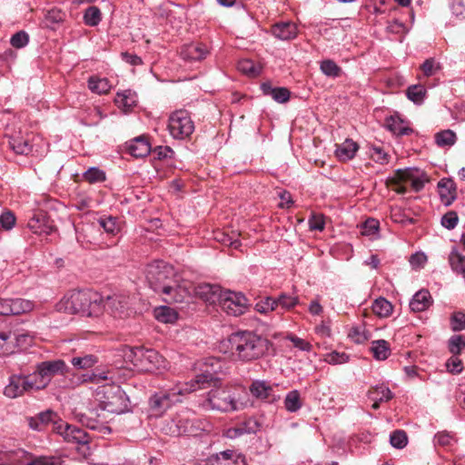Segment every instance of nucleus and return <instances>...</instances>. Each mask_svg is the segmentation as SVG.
I'll return each mask as SVG.
<instances>
[{"mask_svg":"<svg viewBox=\"0 0 465 465\" xmlns=\"http://www.w3.org/2000/svg\"><path fill=\"white\" fill-rule=\"evenodd\" d=\"M272 34L282 41L292 40L297 35V26L292 22H280L272 26Z\"/></svg>","mask_w":465,"mask_h":465,"instance_id":"nucleus-17","label":"nucleus"},{"mask_svg":"<svg viewBox=\"0 0 465 465\" xmlns=\"http://www.w3.org/2000/svg\"><path fill=\"white\" fill-rule=\"evenodd\" d=\"M459 221V217L456 212L450 211L445 213L441 218V225L448 230L454 229Z\"/></svg>","mask_w":465,"mask_h":465,"instance_id":"nucleus-61","label":"nucleus"},{"mask_svg":"<svg viewBox=\"0 0 465 465\" xmlns=\"http://www.w3.org/2000/svg\"><path fill=\"white\" fill-rule=\"evenodd\" d=\"M391 444L397 449H402L407 445L408 437L404 430H394L390 437Z\"/></svg>","mask_w":465,"mask_h":465,"instance_id":"nucleus-54","label":"nucleus"},{"mask_svg":"<svg viewBox=\"0 0 465 465\" xmlns=\"http://www.w3.org/2000/svg\"><path fill=\"white\" fill-rule=\"evenodd\" d=\"M57 418L55 412L51 410H47L45 411L38 413L35 417H30L27 419L29 427L37 431H42L45 429L47 425L52 423L54 419Z\"/></svg>","mask_w":465,"mask_h":465,"instance_id":"nucleus-19","label":"nucleus"},{"mask_svg":"<svg viewBox=\"0 0 465 465\" xmlns=\"http://www.w3.org/2000/svg\"><path fill=\"white\" fill-rule=\"evenodd\" d=\"M9 145L17 154H27L31 152V145L28 141L22 137L12 136L9 140Z\"/></svg>","mask_w":465,"mask_h":465,"instance_id":"nucleus-43","label":"nucleus"},{"mask_svg":"<svg viewBox=\"0 0 465 465\" xmlns=\"http://www.w3.org/2000/svg\"><path fill=\"white\" fill-rule=\"evenodd\" d=\"M224 291H222L220 286L213 284H202L199 285L197 294L206 302L216 303L220 302L222 294Z\"/></svg>","mask_w":465,"mask_h":465,"instance_id":"nucleus-22","label":"nucleus"},{"mask_svg":"<svg viewBox=\"0 0 465 465\" xmlns=\"http://www.w3.org/2000/svg\"><path fill=\"white\" fill-rule=\"evenodd\" d=\"M265 95H270L278 103H286L290 99L291 93L285 87H272L269 83H263L261 85Z\"/></svg>","mask_w":465,"mask_h":465,"instance_id":"nucleus-26","label":"nucleus"},{"mask_svg":"<svg viewBox=\"0 0 465 465\" xmlns=\"http://www.w3.org/2000/svg\"><path fill=\"white\" fill-rule=\"evenodd\" d=\"M88 87L94 94H104L110 91L111 84L106 78L91 76L88 79Z\"/></svg>","mask_w":465,"mask_h":465,"instance_id":"nucleus-34","label":"nucleus"},{"mask_svg":"<svg viewBox=\"0 0 465 465\" xmlns=\"http://www.w3.org/2000/svg\"><path fill=\"white\" fill-rule=\"evenodd\" d=\"M64 14L59 9L49 10L45 16V25L47 27H54L64 19Z\"/></svg>","mask_w":465,"mask_h":465,"instance_id":"nucleus-51","label":"nucleus"},{"mask_svg":"<svg viewBox=\"0 0 465 465\" xmlns=\"http://www.w3.org/2000/svg\"><path fill=\"white\" fill-rule=\"evenodd\" d=\"M358 144L351 139H346L335 150V155L341 161L346 162L352 159L358 151Z\"/></svg>","mask_w":465,"mask_h":465,"instance_id":"nucleus-27","label":"nucleus"},{"mask_svg":"<svg viewBox=\"0 0 465 465\" xmlns=\"http://www.w3.org/2000/svg\"><path fill=\"white\" fill-rule=\"evenodd\" d=\"M206 465H244V458L233 450H224L207 459Z\"/></svg>","mask_w":465,"mask_h":465,"instance_id":"nucleus-14","label":"nucleus"},{"mask_svg":"<svg viewBox=\"0 0 465 465\" xmlns=\"http://www.w3.org/2000/svg\"><path fill=\"white\" fill-rule=\"evenodd\" d=\"M28 228L34 232L38 234H51L54 230V224L47 214L39 211L33 214L27 223Z\"/></svg>","mask_w":465,"mask_h":465,"instance_id":"nucleus-12","label":"nucleus"},{"mask_svg":"<svg viewBox=\"0 0 465 465\" xmlns=\"http://www.w3.org/2000/svg\"><path fill=\"white\" fill-rule=\"evenodd\" d=\"M204 365L206 369L201 373L196 374L190 381L180 384L183 393H191L211 386H217L219 379L216 377V373L221 368L220 361L215 358H209L205 360Z\"/></svg>","mask_w":465,"mask_h":465,"instance_id":"nucleus-6","label":"nucleus"},{"mask_svg":"<svg viewBox=\"0 0 465 465\" xmlns=\"http://www.w3.org/2000/svg\"><path fill=\"white\" fill-rule=\"evenodd\" d=\"M28 338V335H16L11 332H0V355H7L13 352L14 342L19 343Z\"/></svg>","mask_w":465,"mask_h":465,"instance_id":"nucleus-21","label":"nucleus"},{"mask_svg":"<svg viewBox=\"0 0 465 465\" xmlns=\"http://www.w3.org/2000/svg\"><path fill=\"white\" fill-rule=\"evenodd\" d=\"M84 178L90 183H101L105 181V173L97 167H90L84 173Z\"/></svg>","mask_w":465,"mask_h":465,"instance_id":"nucleus-50","label":"nucleus"},{"mask_svg":"<svg viewBox=\"0 0 465 465\" xmlns=\"http://www.w3.org/2000/svg\"><path fill=\"white\" fill-rule=\"evenodd\" d=\"M102 19L100 9L96 6L88 7L84 15V21L89 26L97 25Z\"/></svg>","mask_w":465,"mask_h":465,"instance_id":"nucleus-47","label":"nucleus"},{"mask_svg":"<svg viewBox=\"0 0 465 465\" xmlns=\"http://www.w3.org/2000/svg\"><path fill=\"white\" fill-rule=\"evenodd\" d=\"M238 70L248 76H256L261 72V67L256 66L253 61L249 59L241 60L238 63Z\"/></svg>","mask_w":465,"mask_h":465,"instance_id":"nucleus-48","label":"nucleus"},{"mask_svg":"<svg viewBox=\"0 0 465 465\" xmlns=\"http://www.w3.org/2000/svg\"><path fill=\"white\" fill-rule=\"evenodd\" d=\"M127 298L123 295L114 294L113 296H107L105 299L103 298L102 307L103 312L106 311L114 317H123L125 314V309L127 307Z\"/></svg>","mask_w":465,"mask_h":465,"instance_id":"nucleus-13","label":"nucleus"},{"mask_svg":"<svg viewBox=\"0 0 465 465\" xmlns=\"http://www.w3.org/2000/svg\"><path fill=\"white\" fill-rule=\"evenodd\" d=\"M29 42V35L25 31H19L12 35L10 44L15 48H23L27 45Z\"/></svg>","mask_w":465,"mask_h":465,"instance_id":"nucleus-57","label":"nucleus"},{"mask_svg":"<svg viewBox=\"0 0 465 465\" xmlns=\"http://www.w3.org/2000/svg\"><path fill=\"white\" fill-rule=\"evenodd\" d=\"M232 354L243 361H251L262 357L269 349L270 341L252 331L232 333L228 339Z\"/></svg>","mask_w":465,"mask_h":465,"instance_id":"nucleus-4","label":"nucleus"},{"mask_svg":"<svg viewBox=\"0 0 465 465\" xmlns=\"http://www.w3.org/2000/svg\"><path fill=\"white\" fill-rule=\"evenodd\" d=\"M208 54L207 47L203 44H189L181 48L180 55L185 61H200Z\"/></svg>","mask_w":465,"mask_h":465,"instance_id":"nucleus-16","label":"nucleus"},{"mask_svg":"<svg viewBox=\"0 0 465 465\" xmlns=\"http://www.w3.org/2000/svg\"><path fill=\"white\" fill-rule=\"evenodd\" d=\"M259 427L260 425L255 420L249 419L242 423L239 427L230 430L229 435L230 437H237L244 433H255L259 430Z\"/></svg>","mask_w":465,"mask_h":465,"instance_id":"nucleus-35","label":"nucleus"},{"mask_svg":"<svg viewBox=\"0 0 465 465\" xmlns=\"http://www.w3.org/2000/svg\"><path fill=\"white\" fill-rule=\"evenodd\" d=\"M425 93V88L420 84L411 85L406 91L408 98L416 104L423 100Z\"/></svg>","mask_w":465,"mask_h":465,"instance_id":"nucleus-53","label":"nucleus"},{"mask_svg":"<svg viewBox=\"0 0 465 465\" xmlns=\"http://www.w3.org/2000/svg\"><path fill=\"white\" fill-rule=\"evenodd\" d=\"M371 351L373 357L378 361L386 360L391 354V347L387 341L377 340L371 342Z\"/></svg>","mask_w":465,"mask_h":465,"instance_id":"nucleus-32","label":"nucleus"},{"mask_svg":"<svg viewBox=\"0 0 465 465\" xmlns=\"http://www.w3.org/2000/svg\"><path fill=\"white\" fill-rule=\"evenodd\" d=\"M465 348V335H452L448 341V349L452 355L460 354Z\"/></svg>","mask_w":465,"mask_h":465,"instance_id":"nucleus-46","label":"nucleus"},{"mask_svg":"<svg viewBox=\"0 0 465 465\" xmlns=\"http://www.w3.org/2000/svg\"><path fill=\"white\" fill-rule=\"evenodd\" d=\"M168 128L173 138L184 139L194 131V124L187 111L178 110L170 115Z\"/></svg>","mask_w":465,"mask_h":465,"instance_id":"nucleus-8","label":"nucleus"},{"mask_svg":"<svg viewBox=\"0 0 465 465\" xmlns=\"http://www.w3.org/2000/svg\"><path fill=\"white\" fill-rule=\"evenodd\" d=\"M25 465H62V460L60 458L57 457L40 456L33 459Z\"/></svg>","mask_w":465,"mask_h":465,"instance_id":"nucleus-59","label":"nucleus"},{"mask_svg":"<svg viewBox=\"0 0 465 465\" xmlns=\"http://www.w3.org/2000/svg\"><path fill=\"white\" fill-rule=\"evenodd\" d=\"M15 223V217L12 212L6 211L0 215V225L3 229L11 230L14 227Z\"/></svg>","mask_w":465,"mask_h":465,"instance_id":"nucleus-64","label":"nucleus"},{"mask_svg":"<svg viewBox=\"0 0 465 465\" xmlns=\"http://www.w3.org/2000/svg\"><path fill=\"white\" fill-rule=\"evenodd\" d=\"M240 233L232 231L230 233L225 232H216L214 239L223 245L230 246L233 249H238L241 246V241L239 240Z\"/></svg>","mask_w":465,"mask_h":465,"instance_id":"nucleus-29","label":"nucleus"},{"mask_svg":"<svg viewBox=\"0 0 465 465\" xmlns=\"http://www.w3.org/2000/svg\"><path fill=\"white\" fill-rule=\"evenodd\" d=\"M67 442L85 445L90 441L89 435L82 429L70 425L68 432L64 438Z\"/></svg>","mask_w":465,"mask_h":465,"instance_id":"nucleus-30","label":"nucleus"},{"mask_svg":"<svg viewBox=\"0 0 465 465\" xmlns=\"http://www.w3.org/2000/svg\"><path fill=\"white\" fill-rule=\"evenodd\" d=\"M439 193L444 205L449 206L456 199V185L451 179H441L438 183Z\"/></svg>","mask_w":465,"mask_h":465,"instance_id":"nucleus-20","label":"nucleus"},{"mask_svg":"<svg viewBox=\"0 0 465 465\" xmlns=\"http://www.w3.org/2000/svg\"><path fill=\"white\" fill-rule=\"evenodd\" d=\"M349 337L356 343H363L368 340L364 328L361 326L353 327L350 330Z\"/></svg>","mask_w":465,"mask_h":465,"instance_id":"nucleus-62","label":"nucleus"},{"mask_svg":"<svg viewBox=\"0 0 465 465\" xmlns=\"http://www.w3.org/2000/svg\"><path fill=\"white\" fill-rule=\"evenodd\" d=\"M369 398L380 401H389L393 398V393L387 386L381 384L369 391Z\"/></svg>","mask_w":465,"mask_h":465,"instance_id":"nucleus-36","label":"nucleus"},{"mask_svg":"<svg viewBox=\"0 0 465 465\" xmlns=\"http://www.w3.org/2000/svg\"><path fill=\"white\" fill-rule=\"evenodd\" d=\"M431 303L432 299L429 291L420 290L413 295L410 302V308L413 312H424L431 305Z\"/></svg>","mask_w":465,"mask_h":465,"instance_id":"nucleus-24","label":"nucleus"},{"mask_svg":"<svg viewBox=\"0 0 465 465\" xmlns=\"http://www.w3.org/2000/svg\"><path fill=\"white\" fill-rule=\"evenodd\" d=\"M145 279L156 293L167 303H182L190 297L186 286L181 283L174 268L163 261H154L145 269Z\"/></svg>","mask_w":465,"mask_h":465,"instance_id":"nucleus-1","label":"nucleus"},{"mask_svg":"<svg viewBox=\"0 0 465 465\" xmlns=\"http://www.w3.org/2000/svg\"><path fill=\"white\" fill-rule=\"evenodd\" d=\"M103 297L95 292L72 291L56 305L59 312L69 314H82L87 317H97L103 313Z\"/></svg>","mask_w":465,"mask_h":465,"instance_id":"nucleus-2","label":"nucleus"},{"mask_svg":"<svg viewBox=\"0 0 465 465\" xmlns=\"http://www.w3.org/2000/svg\"><path fill=\"white\" fill-rule=\"evenodd\" d=\"M274 301L276 302V310L281 307L285 311L294 308L299 302L297 296H292L287 293H282L278 298L274 299Z\"/></svg>","mask_w":465,"mask_h":465,"instance_id":"nucleus-44","label":"nucleus"},{"mask_svg":"<svg viewBox=\"0 0 465 465\" xmlns=\"http://www.w3.org/2000/svg\"><path fill=\"white\" fill-rule=\"evenodd\" d=\"M252 395L257 399L268 401L275 400L272 396V387L264 381H254L250 386Z\"/></svg>","mask_w":465,"mask_h":465,"instance_id":"nucleus-23","label":"nucleus"},{"mask_svg":"<svg viewBox=\"0 0 465 465\" xmlns=\"http://www.w3.org/2000/svg\"><path fill=\"white\" fill-rule=\"evenodd\" d=\"M24 375H12L9 378V383L4 390V394L11 399L22 396L25 392H29Z\"/></svg>","mask_w":465,"mask_h":465,"instance_id":"nucleus-15","label":"nucleus"},{"mask_svg":"<svg viewBox=\"0 0 465 465\" xmlns=\"http://www.w3.org/2000/svg\"><path fill=\"white\" fill-rule=\"evenodd\" d=\"M203 406L223 412H232L242 410L244 403L240 401V392L236 388L225 386L212 389Z\"/></svg>","mask_w":465,"mask_h":465,"instance_id":"nucleus-5","label":"nucleus"},{"mask_svg":"<svg viewBox=\"0 0 465 465\" xmlns=\"http://www.w3.org/2000/svg\"><path fill=\"white\" fill-rule=\"evenodd\" d=\"M420 69L423 74L429 77L435 74L440 69V65L434 58H429L420 65Z\"/></svg>","mask_w":465,"mask_h":465,"instance_id":"nucleus-56","label":"nucleus"},{"mask_svg":"<svg viewBox=\"0 0 465 465\" xmlns=\"http://www.w3.org/2000/svg\"><path fill=\"white\" fill-rule=\"evenodd\" d=\"M321 70L322 72L330 77H338L341 73V69L337 64L332 60H324L321 63Z\"/></svg>","mask_w":465,"mask_h":465,"instance_id":"nucleus-52","label":"nucleus"},{"mask_svg":"<svg viewBox=\"0 0 465 465\" xmlns=\"http://www.w3.org/2000/svg\"><path fill=\"white\" fill-rule=\"evenodd\" d=\"M379 226V221L376 219H368L362 225L361 233L367 236L374 235L378 232Z\"/></svg>","mask_w":465,"mask_h":465,"instance_id":"nucleus-63","label":"nucleus"},{"mask_svg":"<svg viewBox=\"0 0 465 465\" xmlns=\"http://www.w3.org/2000/svg\"><path fill=\"white\" fill-rule=\"evenodd\" d=\"M38 370L47 385L53 377L58 374L64 375L68 371V366L63 360L45 361L40 362Z\"/></svg>","mask_w":465,"mask_h":465,"instance_id":"nucleus-11","label":"nucleus"},{"mask_svg":"<svg viewBox=\"0 0 465 465\" xmlns=\"http://www.w3.org/2000/svg\"><path fill=\"white\" fill-rule=\"evenodd\" d=\"M387 128L398 136L409 135L413 130L398 115H392L386 119Z\"/></svg>","mask_w":465,"mask_h":465,"instance_id":"nucleus-25","label":"nucleus"},{"mask_svg":"<svg viewBox=\"0 0 465 465\" xmlns=\"http://www.w3.org/2000/svg\"><path fill=\"white\" fill-rule=\"evenodd\" d=\"M76 418L83 426L94 430L104 417L97 410H88L86 412L77 413Z\"/></svg>","mask_w":465,"mask_h":465,"instance_id":"nucleus-28","label":"nucleus"},{"mask_svg":"<svg viewBox=\"0 0 465 465\" xmlns=\"http://www.w3.org/2000/svg\"><path fill=\"white\" fill-rule=\"evenodd\" d=\"M160 399L163 403L167 404V409L170 408L173 403L181 401L180 396L184 394L181 385L170 389L169 391H162L157 392Z\"/></svg>","mask_w":465,"mask_h":465,"instance_id":"nucleus-31","label":"nucleus"},{"mask_svg":"<svg viewBox=\"0 0 465 465\" xmlns=\"http://www.w3.org/2000/svg\"><path fill=\"white\" fill-rule=\"evenodd\" d=\"M25 382L29 383L27 388L31 391H40L47 387V383L45 382L44 378L41 376L38 367L36 371L29 375H24Z\"/></svg>","mask_w":465,"mask_h":465,"instance_id":"nucleus-37","label":"nucleus"},{"mask_svg":"<svg viewBox=\"0 0 465 465\" xmlns=\"http://www.w3.org/2000/svg\"><path fill=\"white\" fill-rule=\"evenodd\" d=\"M255 310L260 313H268L276 310L274 298L266 297L255 304Z\"/></svg>","mask_w":465,"mask_h":465,"instance_id":"nucleus-55","label":"nucleus"},{"mask_svg":"<svg viewBox=\"0 0 465 465\" xmlns=\"http://www.w3.org/2000/svg\"><path fill=\"white\" fill-rule=\"evenodd\" d=\"M113 380L114 376L109 371L94 372L88 379H84V381H90L96 384L110 381L100 386L96 394L99 396L103 411H107L112 413H120L127 407V398L124 391L119 385L114 384Z\"/></svg>","mask_w":465,"mask_h":465,"instance_id":"nucleus-3","label":"nucleus"},{"mask_svg":"<svg viewBox=\"0 0 465 465\" xmlns=\"http://www.w3.org/2000/svg\"><path fill=\"white\" fill-rule=\"evenodd\" d=\"M372 311L379 317H388L392 312V305L385 298L380 297L372 303Z\"/></svg>","mask_w":465,"mask_h":465,"instance_id":"nucleus-38","label":"nucleus"},{"mask_svg":"<svg viewBox=\"0 0 465 465\" xmlns=\"http://www.w3.org/2000/svg\"><path fill=\"white\" fill-rule=\"evenodd\" d=\"M450 328L453 331L465 330V314L463 312H457L451 315Z\"/></svg>","mask_w":465,"mask_h":465,"instance_id":"nucleus-58","label":"nucleus"},{"mask_svg":"<svg viewBox=\"0 0 465 465\" xmlns=\"http://www.w3.org/2000/svg\"><path fill=\"white\" fill-rule=\"evenodd\" d=\"M425 174L420 173L418 169H399L394 173L393 182L399 183L400 182H410L412 189L415 192H420L425 183Z\"/></svg>","mask_w":465,"mask_h":465,"instance_id":"nucleus-10","label":"nucleus"},{"mask_svg":"<svg viewBox=\"0 0 465 465\" xmlns=\"http://www.w3.org/2000/svg\"><path fill=\"white\" fill-rule=\"evenodd\" d=\"M449 262L451 269L465 275V256L460 253L457 250H452L449 256Z\"/></svg>","mask_w":465,"mask_h":465,"instance_id":"nucleus-40","label":"nucleus"},{"mask_svg":"<svg viewBox=\"0 0 465 465\" xmlns=\"http://www.w3.org/2000/svg\"><path fill=\"white\" fill-rule=\"evenodd\" d=\"M456 134L451 130H444L435 134V142L439 146H451L455 143Z\"/></svg>","mask_w":465,"mask_h":465,"instance_id":"nucleus-45","label":"nucleus"},{"mask_svg":"<svg viewBox=\"0 0 465 465\" xmlns=\"http://www.w3.org/2000/svg\"><path fill=\"white\" fill-rule=\"evenodd\" d=\"M308 223L311 231L322 232L325 226L324 216L322 213H312Z\"/></svg>","mask_w":465,"mask_h":465,"instance_id":"nucleus-60","label":"nucleus"},{"mask_svg":"<svg viewBox=\"0 0 465 465\" xmlns=\"http://www.w3.org/2000/svg\"><path fill=\"white\" fill-rule=\"evenodd\" d=\"M98 223L106 232L111 234H115L120 230L117 219L113 216L101 217L98 220Z\"/></svg>","mask_w":465,"mask_h":465,"instance_id":"nucleus-49","label":"nucleus"},{"mask_svg":"<svg viewBox=\"0 0 465 465\" xmlns=\"http://www.w3.org/2000/svg\"><path fill=\"white\" fill-rule=\"evenodd\" d=\"M284 407L290 412H295L302 407L300 392L296 390L287 393L284 399Z\"/></svg>","mask_w":465,"mask_h":465,"instance_id":"nucleus-41","label":"nucleus"},{"mask_svg":"<svg viewBox=\"0 0 465 465\" xmlns=\"http://www.w3.org/2000/svg\"><path fill=\"white\" fill-rule=\"evenodd\" d=\"M11 315H19L33 311L35 305L33 302L25 299L16 298L9 299Z\"/></svg>","mask_w":465,"mask_h":465,"instance_id":"nucleus-33","label":"nucleus"},{"mask_svg":"<svg viewBox=\"0 0 465 465\" xmlns=\"http://www.w3.org/2000/svg\"><path fill=\"white\" fill-rule=\"evenodd\" d=\"M126 356L137 369L143 371H153L164 367L163 358L153 349L132 348Z\"/></svg>","mask_w":465,"mask_h":465,"instance_id":"nucleus-7","label":"nucleus"},{"mask_svg":"<svg viewBox=\"0 0 465 465\" xmlns=\"http://www.w3.org/2000/svg\"><path fill=\"white\" fill-rule=\"evenodd\" d=\"M98 359L93 354H84L83 356L73 357L71 363L78 370H85L97 363Z\"/></svg>","mask_w":465,"mask_h":465,"instance_id":"nucleus-39","label":"nucleus"},{"mask_svg":"<svg viewBox=\"0 0 465 465\" xmlns=\"http://www.w3.org/2000/svg\"><path fill=\"white\" fill-rule=\"evenodd\" d=\"M177 317V312L170 307L162 306L155 310V318L161 322L173 323Z\"/></svg>","mask_w":465,"mask_h":465,"instance_id":"nucleus-42","label":"nucleus"},{"mask_svg":"<svg viewBox=\"0 0 465 465\" xmlns=\"http://www.w3.org/2000/svg\"><path fill=\"white\" fill-rule=\"evenodd\" d=\"M128 151L131 155L136 158L148 155L151 152V143L148 137L141 135L131 140L128 143Z\"/></svg>","mask_w":465,"mask_h":465,"instance_id":"nucleus-18","label":"nucleus"},{"mask_svg":"<svg viewBox=\"0 0 465 465\" xmlns=\"http://www.w3.org/2000/svg\"><path fill=\"white\" fill-rule=\"evenodd\" d=\"M219 305L228 315L240 316L245 312L247 299L242 293L224 291Z\"/></svg>","mask_w":465,"mask_h":465,"instance_id":"nucleus-9","label":"nucleus"}]
</instances>
